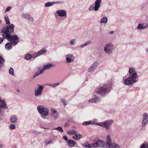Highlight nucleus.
<instances>
[{
	"mask_svg": "<svg viewBox=\"0 0 148 148\" xmlns=\"http://www.w3.org/2000/svg\"><path fill=\"white\" fill-rule=\"evenodd\" d=\"M14 25L11 24L3 28L1 31L3 36L11 42L14 46L17 44L19 41L18 37L17 35H11L10 34L11 33L14 32Z\"/></svg>",
	"mask_w": 148,
	"mask_h": 148,
	"instance_id": "f257e3e1",
	"label": "nucleus"
},
{
	"mask_svg": "<svg viewBox=\"0 0 148 148\" xmlns=\"http://www.w3.org/2000/svg\"><path fill=\"white\" fill-rule=\"evenodd\" d=\"M128 77L123 81V84L127 86H130L137 82L138 75L135 68H128Z\"/></svg>",
	"mask_w": 148,
	"mask_h": 148,
	"instance_id": "f03ea898",
	"label": "nucleus"
},
{
	"mask_svg": "<svg viewBox=\"0 0 148 148\" xmlns=\"http://www.w3.org/2000/svg\"><path fill=\"white\" fill-rule=\"evenodd\" d=\"M111 87L107 83L98 86L95 90V92L101 96H105L109 93Z\"/></svg>",
	"mask_w": 148,
	"mask_h": 148,
	"instance_id": "7ed1b4c3",
	"label": "nucleus"
},
{
	"mask_svg": "<svg viewBox=\"0 0 148 148\" xmlns=\"http://www.w3.org/2000/svg\"><path fill=\"white\" fill-rule=\"evenodd\" d=\"M37 110L40 114L42 118L45 119H48L49 110L48 109L42 106H38L37 107Z\"/></svg>",
	"mask_w": 148,
	"mask_h": 148,
	"instance_id": "20e7f679",
	"label": "nucleus"
},
{
	"mask_svg": "<svg viewBox=\"0 0 148 148\" xmlns=\"http://www.w3.org/2000/svg\"><path fill=\"white\" fill-rule=\"evenodd\" d=\"M47 52L45 49L43 48L40 50L35 52L33 55L29 53L27 54L25 57V59L27 60H29L32 58H34L42 54H44Z\"/></svg>",
	"mask_w": 148,
	"mask_h": 148,
	"instance_id": "39448f33",
	"label": "nucleus"
},
{
	"mask_svg": "<svg viewBox=\"0 0 148 148\" xmlns=\"http://www.w3.org/2000/svg\"><path fill=\"white\" fill-rule=\"evenodd\" d=\"M103 50L106 54H112L115 51V47L113 44L112 42L106 43L104 47Z\"/></svg>",
	"mask_w": 148,
	"mask_h": 148,
	"instance_id": "423d86ee",
	"label": "nucleus"
},
{
	"mask_svg": "<svg viewBox=\"0 0 148 148\" xmlns=\"http://www.w3.org/2000/svg\"><path fill=\"white\" fill-rule=\"evenodd\" d=\"M106 144L109 148H120V146L114 142H112L110 136L108 135L106 140Z\"/></svg>",
	"mask_w": 148,
	"mask_h": 148,
	"instance_id": "0eeeda50",
	"label": "nucleus"
},
{
	"mask_svg": "<svg viewBox=\"0 0 148 148\" xmlns=\"http://www.w3.org/2000/svg\"><path fill=\"white\" fill-rule=\"evenodd\" d=\"M95 143H93V148H96L97 147L101 148L105 147L106 143L102 140H100L98 138H96L94 140Z\"/></svg>",
	"mask_w": 148,
	"mask_h": 148,
	"instance_id": "6e6552de",
	"label": "nucleus"
},
{
	"mask_svg": "<svg viewBox=\"0 0 148 148\" xmlns=\"http://www.w3.org/2000/svg\"><path fill=\"white\" fill-rule=\"evenodd\" d=\"M101 2V0H96L95 3V6L93 7L92 5H90L88 8L89 10L97 11L100 6Z\"/></svg>",
	"mask_w": 148,
	"mask_h": 148,
	"instance_id": "1a4fd4ad",
	"label": "nucleus"
},
{
	"mask_svg": "<svg viewBox=\"0 0 148 148\" xmlns=\"http://www.w3.org/2000/svg\"><path fill=\"white\" fill-rule=\"evenodd\" d=\"M113 121L112 120H107L105 121L100 123L99 126L104 127L106 129H108L113 123Z\"/></svg>",
	"mask_w": 148,
	"mask_h": 148,
	"instance_id": "9d476101",
	"label": "nucleus"
},
{
	"mask_svg": "<svg viewBox=\"0 0 148 148\" xmlns=\"http://www.w3.org/2000/svg\"><path fill=\"white\" fill-rule=\"evenodd\" d=\"M99 63L97 61L94 62L87 69V72L88 73H92L94 72L97 67Z\"/></svg>",
	"mask_w": 148,
	"mask_h": 148,
	"instance_id": "9b49d317",
	"label": "nucleus"
},
{
	"mask_svg": "<svg viewBox=\"0 0 148 148\" xmlns=\"http://www.w3.org/2000/svg\"><path fill=\"white\" fill-rule=\"evenodd\" d=\"M148 122V114L146 112L142 114V119L141 122V126L145 127Z\"/></svg>",
	"mask_w": 148,
	"mask_h": 148,
	"instance_id": "f8f14e48",
	"label": "nucleus"
},
{
	"mask_svg": "<svg viewBox=\"0 0 148 148\" xmlns=\"http://www.w3.org/2000/svg\"><path fill=\"white\" fill-rule=\"evenodd\" d=\"M38 86V88L35 90L34 92V95L37 97H40L42 95V92L43 89V86L40 84H37Z\"/></svg>",
	"mask_w": 148,
	"mask_h": 148,
	"instance_id": "ddd939ff",
	"label": "nucleus"
},
{
	"mask_svg": "<svg viewBox=\"0 0 148 148\" xmlns=\"http://www.w3.org/2000/svg\"><path fill=\"white\" fill-rule=\"evenodd\" d=\"M148 27V24L146 25L145 23H140L138 24V25L136 28V29L141 30L146 29Z\"/></svg>",
	"mask_w": 148,
	"mask_h": 148,
	"instance_id": "4468645a",
	"label": "nucleus"
},
{
	"mask_svg": "<svg viewBox=\"0 0 148 148\" xmlns=\"http://www.w3.org/2000/svg\"><path fill=\"white\" fill-rule=\"evenodd\" d=\"M56 13L59 16L64 17H66V11L64 10H60L56 12Z\"/></svg>",
	"mask_w": 148,
	"mask_h": 148,
	"instance_id": "2eb2a0df",
	"label": "nucleus"
},
{
	"mask_svg": "<svg viewBox=\"0 0 148 148\" xmlns=\"http://www.w3.org/2000/svg\"><path fill=\"white\" fill-rule=\"evenodd\" d=\"M51 113L52 116L55 119H56L58 116V115L57 113L56 110L52 108L51 110Z\"/></svg>",
	"mask_w": 148,
	"mask_h": 148,
	"instance_id": "dca6fc26",
	"label": "nucleus"
},
{
	"mask_svg": "<svg viewBox=\"0 0 148 148\" xmlns=\"http://www.w3.org/2000/svg\"><path fill=\"white\" fill-rule=\"evenodd\" d=\"M62 3V2L60 1H57L55 2H49L46 3L45 6L46 7H49L52 6L54 4H59Z\"/></svg>",
	"mask_w": 148,
	"mask_h": 148,
	"instance_id": "f3484780",
	"label": "nucleus"
},
{
	"mask_svg": "<svg viewBox=\"0 0 148 148\" xmlns=\"http://www.w3.org/2000/svg\"><path fill=\"white\" fill-rule=\"evenodd\" d=\"M99 100L98 97L96 96L95 95L94 97L92 99H89L88 102L89 103H96Z\"/></svg>",
	"mask_w": 148,
	"mask_h": 148,
	"instance_id": "a211bd4d",
	"label": "nucleus"
},
{
	"mask_svg": "<svg viewBox=\"0 0 148 148\" xmlns=\"http://www.w3.org/2000/svg\"><path fill=\"white\" fill-rule=\"evenodd\" d=\"M53 64H47L44 65V67L42 70H43V72H44V70L50 69L53 67Z\"/></svg>",
	"mask_w": 148,
	"mask_h": 148,
	"instance_id": "6ab92c4d",
	"label": "nucleus"
},
{
	"mask_svg": "<svg viewBox=\"0 0 148 148\" xmlns=\"http://www.w3.org/2000/svg\"><path fill=\"white\" fill-rule=\"evenodd\" d=\"M18 120V118L16 116L13 115L12 116L10 119L11 122L13 123H16Z\"/></svg>",
	"mask_w": 148,
	"mask_h": 148,
	"instance_id": "aec40b11",
	"label": "nucleus"
},
{
	"mask_svg": "<svg viewBox=\"0 0 148 148\" xmlns=\"http://www.w3.org/2000/svg\"><path fill=\"white\" fill-rule=\"evenodd\" d=\"M12 43L10 42L7 43L5 45V49L7 50H9L12 48Z\"/></svg>",
	"mask_w": 148,
	"mask_h": 148,
	"instance_id": "412c9836",
	"label": "nucleus"
},
{
	"mask_svg": "<svg viewBox=\"0 0 148 148\" xmlns=\"http://www.w3.org/2000/svg\"><path fill=\"white\" fill-rule=\"evenodd\" d=\"M73 57L72 55L69 54L67 55L66 56V62L69 63L72 61V58Z\"/></svg>",
	"mask_w": 148,
	"mask_h": 148,
	"instance_id": "4be33fe9",
	"label": "nucleus"
},
{
	"mask_svg": "<svg viewBox=\"0 0 148 148\" xmlns=\"http://www.w3.org/2000/svg\"><path fill=\"white\" fill-rule=\"evenodd\" d=\"M67 142L68 143V146L69 147H72L74 146V142L73 140H69Z\"/></svg>",
	"mask_w": 148,
	"mask_h": 148,
	"instance_id": "5701e85b",
	"label": "nucleus"
},
{
	"mask_svg": "<svg viewBox=\"0 0 148 148\" xmlns=\"http://www.w3.org/2000/svg\"><path fill=\"white\" fill-rule=\"evenodd\" d=\"M82 136L77 133V132H75V140H78Z\"/></svg>",
	"mask_w": 148,
	"mask_h": 148,
	"instance_id": "b1692460",
	"label": "nucleus"
},
{
	"mask_svg": "<svg viewBox=\"0 0 148 148\" xmlns=\"http://www.w3.org/2000/svg\"><path fill=\"white\" fill-rule=\"evenodd\" d=\"M101 23L102 24H106L108 22V18L106 17H104L100 20Z\"/></svg>",
	"mask_w": 148,
	"mask_h": 148,
	"instance_id": "393cba45",
	"label": "nucleus"
},
{
	"mask_svg": "<svg viewBox=\"0 0 148 148\" xmlns=\"http://www.w3.org/2000/svg\"><path fill=\"white\" fill-rule=\"evenodd\" d=\"M4 20L6 22V23L7 25H9L10 22L9 21V18L8 16L7 15H5L4 16Z\"/></svg>",
	"mask_w": 148,
	"mask_h": 148,
	"instance_id": "a878e982",
	"label": "nucleus"
},
{
	"mask_svg": "<svg viewBox=\"0 0 148 148\" xmlns=\"http://www.w3.org/2000/svg\"><path fill=\"white\" fill-rule=\"evenodd\" d=\"M98 120L97 119H94L92 121H90L91 124L92 125H95L98 126H99L100 123H98L97 122Z\"/></svg>",
	"mask_w": 148,
	"mask_h": 148,
	"instance_id": "bb28decb",
	"label": "nucleus"
},
{
	"mask_svg": "<svg viewBox=\"0 0 148 148\" xmlns=\"http://www.w3.org/2000/svg\"><path fill=\"white\" fill-rule=\"evenodd\" d=\"M93 143L89 144L88 142L84 144V146L86 148H93V145H92Z\"/></svg>",
	"mask_w": 148,
	"mask_h": 148,
	"instance_id": "cd10ccee",
	"label": "nucleus"
},
{
	"mask_svg": "<svg viewBox=\"0 0 148 148\" xmlns=\"http://www.w3.org/2000/svg\"><path fill=\"white\" fill-rule=\"evenodd\" d=\"M90 42H91V41L90 40H89V41H87V42H86L81 45L80 46V47L81 48L84 47H86V46L87 45H88L89 44H90Z\"/></svg>",
	"mask_w": 148,
	"mask_h": 148,
	"instance_id": "c85d7f7f",
	"label": "nucleus"
},
{
	"mask_svg": "<svg viewBox=\"0 0 148 148\" xmlns=\"http://www.w3.org/2000/svg\"><path fill=\"white\" fill-rule=\"evenodd\" d=\"M60 84L59 82H57L53 84H47V85L50 86L54 88L58 86Z\"/></svg>",
	"mask_w": 148,
	"mask_h": 148,
	"instance_id": "c756f323",
	"label": "nucleus"
},
{
	"mask_svg": "<svg viewBox=\"0 0 148 148\" xmlns=\"http://www.w3.org/2000/svg\"><path fill=\"white\" fill-rule=\"evenodd\" d=\"M43 72V70L41 69L39 72L38 71L34 75V77H35L40 75L41 73H42Z\"/></svg>",
	"mask_w": 148,
	"mask_h": 148,
	"instance_id": "7c9ffc66",
	"label": "nucleus"
},
{
	"mask_svg": "<svg viewBox=\"0 0 148 148\" xmlns=\"http://www.w3.org/2000/svg\"><path fill=\"white\" fill-rule=\"evenodd\" d=\"M140 148H148V144L144 143L142 144L140 146Z\"/></svg>",
	"mask_w": 148,
	"mask_h": 148,
	"instance_id": "2f4dec72",
	"label": "nucleus"
},
{
	"mask_svg": "<svg viewBox=\"0 0 148 148\" xmlns=\"http://www.w3.org/2000/svg\"><path fill=\"white\" fill-rule=\"evenodd\" d=\"M29 14L28 13H23L22 14V17L25 19H27Z\"/></svg>",
	"mask_w": 148,
	"mask_h": 148,
	"instance_id": "473e14b6",
	"label": "nucleus"
},
{
	"mask_svg": "<svg viewBox=\"0 0 148 148\" xmlns=\"http://www.w3.org/2000/svg\"><path fill=\"white\" fill-rule=\"evenodd\" d=\"M9 74L11 75L12 76L14 75V70L13 68H11L9 70Z\"/></svg>",
	"mask_w": 148,
	"mask_h": 148,
	"instance_id": "72a5a7b5",
	"label": "nucleus"
},
{
	"mask_svg": "<svg viewBox=\"0 0 148 148\" xmlns=\"http://www.w3.org/2000/svg\"><path fill=\"white\" fill-rule=\"evenodd\" d=\"M27 19L28 20H29L30 21L33 22L34 21V18L33 17L30 16V15H29Z\"/></svg>",
	"mask_w": 148,
	"mask_h": 148,
	"instance_id": "f704fd0d",
	"label": "nucleus"
},
{
	"mask_svg": "<svg viewBox=\"0 0 148 148\" xmlns=\"http://www.w3.org/2000/svg\"><path fill=\"white\" fill-rule=\"evenodd\" d=\"M67 134L70 135L74 134V130H68L67 131Z\"/></svg>",
	"mask_w": 148,
	"mask_h": 148,
	"instance_id": "c9c22d12",
	"label": "nucleus"
},
{
	"mask_svg": "<svg viewBox=\"0 0 148 148\" xmlns=\"http://www.w3.org/2000/svg\"><path fill=\"white\" fill-rule=\"evenodd\" d=\"M4 62V60L2 57L0 56V67L3 64Z\"/></svg>",
	"mask_w": 148,
	"mask_h": 148,
	"instance_id": "e433bc0d",
	"label": "nucleus"
},
{
	"mask_svg": "<svg viewBox=\"0 0 148 148\" xmlns=\"http://www.w3.org/2000/svg\"><path fill=\"white\" fill-rule=\"evenodd\" d=\"M60 101L64 103V106H65L66 105V101L64 99H60Z\"/></svg>",
	"mask_w": 148,
	"mask_h": 148,
	"instance_id": "4c0bfd02",
	"label": "nucleus"
},
{
	"mask_svg": "<svg viewBox=\"0 0 148 148\" xmlns=\"http://www.w3.org/2000/svg\"><path fill=\"white\" fill-rule=\"evenodd\" d=\"M82 124L84 125H89L91 124V121H87L86 122H84L82 123Z\"/></svg>",
	"mask_w": 148,
	"mask_h": 148,
	"instance_id": "58836bf2",
	"label": "nucleus"
},
{
	"mask_svg": "<svg viewBox=\"0 0 148 148\" xmlns=\"http://www.w3.org/2000/svg\"><path fill=\"white\" fill-rule=\"evenodd\" d=\"M32 132L36 134H40L41 132L39 131H38L37 130H33Z\"/></svg>",
	"mask_w": 148,
	"mask_h": 148,
	"instance_id": "ea45409f",
	"label": "nucleus"
},
{
	"mask_svg": "<svg viewBox=\"0 0 148 148\" xmlns=\"http://www.w3.org/2000/svg\"><path fill=\"white\" fill-rule=\"evenodd\" d=\"M11 8H12V7L10 6H8L6 9L5 11V13L6 12L9 11H10L11 10Z\"/></svg>",
	"mask_w": 148,
	"mask_h": 148,
	"instance_id": "a19ab883",
	"label": "nucleus"
},
{
	"mask_svg": "<svg viewBox=\"0 0 148 148\" xmlns=\"http://www.w3.org/2000/svg\"><path fill=\"white\" fill-rule=\"evenodd\" d=\"M52 142V140H49L47 141H45V144L46 145H47L50 143H51Z\"/></svg>",
	"mask_w": 148,
	"mask_h": 148,
	"instance_id": "79ce46f5",
	"label": "nucleus"
},
{
	"mask_svg": "<svg viewBox=\"0 0 148 148\" xmlns=\"http://www.w3.org/2000/svg\"><path fill=\"white\" fill-rule=\"evenodd\" d=\"M16 126L14 124H11L10 126V128L11 129H15Z\"/></svg>",
	"mask_w": 148,
	"mask_h": 148,
	"instance_id": "37998d69",
	"label": "nucleus"
},
{
	"mask_svg": "<svg viewBox=\"0 0 148 148\" xmlns=\"http://www.w3.org/2000/svg\"><path fill=\"white\" fill-rule=\"evenodd\" d=\"M63 138L64 139L66 142H67L69 140L68 139V138L67 136L64 135L63 136Z\"/></svg>",
	"mask_w": 148,
	"mask_h": 148,
	"instance_id": "c03bdc74",
	"label": "nucleus"
},
{
	"mask_svg": "<svg viewBox=\"0 0 148 148\" xmlns=\"http://www.w3.org/2000/svg\"><path fill=\"white\" fill-rule=\"evenodd\" d=\"M5 37L3 36L2 37H0V44L4 40Z\"/></svg>",
	"mask_w": 148,
	"mask_h": 148,
	"instance_id": "a18cd8bd",
	"label": "nucleus"
},
{
	"mask_svg": "<svg viewBox=\"0 0 148 148\" xmlns=\"http://www.w3.org/2000/svg\"><path fill=\"white\" fill-rule=\"evenodd\" d=\"M53 130H62V129L61 127L59 126L58 127L54 128Z\"/></svg>",
	"mask_w": 148,
	"mask_h": 148,
	"instance_id": "49530a36",
	"label": "nucleus"
},
{
	"mask_svg": "<svg viewBox=\"0 0 148 148\" xmlns=\"http://www.w3.org/2000/svg\"><path fill=\"white\" fill-rule=\"evenodd\" d=\"M70 43L71 45H73L74 44V40H72L71 41Z\"/></svg>",
	"mask_w": 148,
	"mask_h": 148,
	"instance_id": "de8ad7c7",
	"label": "nucleus"
},
{
	"mask_svg": "<svg viewBox=\"0 0 148 148\" xmlns=\"http://www.w3.org/2000/svg\"><path fill=\"white\" fill-rule=\"evenodd\" d=\"M69 126V124L68 123H66L64 125V127H68Z\"/></svg>",
	"mask_w": 148,
	"mask_h": 148,
	"instance_id": "09e8293b",
	"label": "nucleus"
},
{
	"mask_svg": "<svg viewBox=\"0 0 148 148\" xmlns=\"http://www.w3.org/2000/svg\"><path fill=\"white\" fill-rule=\"evenodd\" d=\"M40 127H41V128L42 129H49L48 128H47L45 126H43L42 125L40 126Z\"/></svg>",
	"mask_w": 148,
	"mask_h": 148,
	"instance_id": "8fccbe9b",
	"label": "nucleus"
},
{
	"mask_svg": "<svg viewBox=\"0 0 148 148\" xmlns=\"http://www.w3.org/2000/svg\"><path fill=\"white\" fill-rule=\"evenodd\" d=\"M3 145L2 143L0 142V148H2L3 147Z\"/></svg>",
	"mask_w": 148,
	"mask_h": 148,
	"instance_id": "3c124183",
	"label": "nucleus"
},
{
	"mask_svg": "<svg viewBox=\"0 0 148 148\" xmlns=\"http://www.w3.org/2000/svg\"><path fill=\"white\" fill-rule=\"evenodd\" d=\"M114 33V32L113 31H112L109 32V34H112Z\"/></svg>",
	"mask_w": 148,
	"mask_h": 148,
	"instance_id": "603ef678",
	"label": "nucleus"
},
{
	"mask_svg": "<svg viewBox=\"0 0 148 148\" xmlns=\"http://www.w3.org/2000/svg\"><path fill=\"white\" fill-rule=\"evenodd\" d=\"M16 91L18 92H20V90L19 89H18V88H17L16 90Z\"/></svg>",
	"mask_w": 148,
	"mask_h": 148,
	"instance_id": "864d4df0",
	"label": "nucleus"
},
{
	"mask_svg": "<svg viewBox=\"0 0 148 148\" xmlns=\"http://www.w3.org/2000/svg\"><path fill=\"white\" fill-rule=\"evenodd\" d=\"M146 51L147 53H148V48H147L146 49Z\"/></svg>",
	"mask_w": 148,
	"mask_h": 148,
	"instance_id": "5fc2aeb1",
	"label": "nucleus"
},
{
	"mask_svg": "<svg viewBox=\"0 0 148 148\" xmlns=\"http://www.w3.org/2000/svg\"><path fill=\"white\" fill-rule=\"evenodd\" d=\"M2 119L1 117H0V122L1 121H2Z\"/></svg>",
	"mask_w": 148,
	"mask_h": 148,
	"instance_id": "6e6d98bb",
	"label": "nucleus"
},
{
	"mask_svg": "<svg viewBox=\"0 0 148 148\" xmlns=\"http://www.w3.org/2000/svg\"><path fill=\"white\" fill-rule=\"evenodd\" d=\"M2 22V20H0V24Z\"/></svg>",
	"mask_w": 148,
	"mask_h": 148,
	"instance_id": "4d7b16f0",
	"label": "nucleus"
},
{
	"mask_svg": "<svg viewBox=\"0 0 148 148\" xmlns=\"http://www.w3.org/2000/svg\"><path fill=\"white\" fill-rule=\"evenodd\" d=\"M60 130V131H61L62 132H63V130Z\"/></svg>",
	"mask_w": 148,
	"mask_h": 148,
	"instance_id": "13d9d810",
	"label": "nucleus"
},
{
	"mask_svg": "<svg viewBox=\"0 0 148 148\" xmlns=\"http://www.w3.org/2000/svg\"><path fill=\"white\" fill-rule=\"evenodd\" d=\"M72 138H73L74 139V136H72Z\"/></svg>",
	"mask_w": 148,
	"mask_h": 148,
	"instance_id": "bf43d9fd",
	"label": "nucleus"
}]
</instances>
